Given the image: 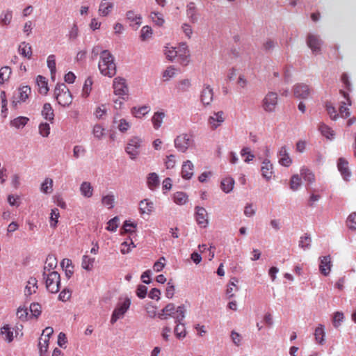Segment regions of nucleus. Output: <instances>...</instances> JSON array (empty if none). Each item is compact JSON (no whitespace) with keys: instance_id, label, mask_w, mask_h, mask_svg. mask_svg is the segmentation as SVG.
Here are the masks:
<instances>
[{"instance_id":"obj_1","label":"nucleus","mask_w":356,"mask_h":356,"mask_svg":"<svg viewBox=\"0 0 356 356\" xmlns=\"http://www.w3.org/2000/svg\"><path fill=\"white\" fill-rule=\"evenodd\" d=\"M92 58L96 59L99 55L98 67L104 76L113 77L116 74V65L113 56L108 50H103L100 45L95 46L92 49Z\"/></svg>"},{"instance_id":"obj_2","label":"nucleus","mask_w":356,"mask_h":356,"mask_svg":"<svg viewBox=\"0 0 356 356\" xmlns=\"http://www.w3.org/2000/svg\"><path fill=\"white\" fill-rule=\"evenodd\" d=\"M54 96L58 103L62 106H68L72 102V95L65 83L56 85Z\"/></svg>"},{"instance_id":"obj_3","label":"nucleus","mask_w":356,"mask_h":356,"mask_svg":"<svg viewBox=\"0 0 356 356\" xmlns=\"http://www.w3.org/2000/svg\"><path fill=\"white\" fill-rule=\"evenodd\" d=\"M43 279L45 280L47 290L51 293L58 292L60 284V274L56 271L47 273L43 271Z\"/></svg>"},{"instance_id":"obj_4","label":"nucleus","mask_w":356,"mask_h":356,"mask_svg":"<svg viewBox=\"0 0 356 356\" xmlns=\"http://www.w3.org/2000/svg\"><path fill=\"white\" fill-rule=\"evenodd\" d=\"M174 143L179 152L184 153L193 145V136L191 134H181L175 138Z\"/></svg>"},{"instance_id":"obj_5","label":"nucleus","mask_w":356,"mask_h":356,"mask_svg":"<svg viewBox=\"0 0 356 356\" xmlns=\"http://www.w3.org/2000/svg\"><path fill=\"white\" fill-rule=\"evenodd\" d=\"M131 305V300L125 298L123 301H120L113 312L111 323L114 324L118 319L122 318Z\"/></svg>"},{"instance_id":"obj_6","label":"nucleus","mask_w":356,"mask_h":356,"mask_svg":"<svg viewBox=\"0 0 356 356\" xmlns=\"http://www.w3.org/2000/svg\"><path fill=\"white\" fill-rule=\"evenodd\" d=\"M142 143V139L137 136H134L129 140L125 151L131 159H135L138 156Z\"/></svg>"},{"instance_id":"obj_7","label":"nucleus","mask_w":356,"mask_h":356,"mask_svg":"<svg viewBox=\"0 0 356 356\" xmlns=\"http://www.w3.org/2000/svg\"><path fill=\"white\" fill-rule=\"evenodd\" d=\"M113 88L115 95L124 96L128 95L129 88L126 79L122 77L118 76L113 79Z\"/></svg>"},{"instance_id":"obj_8","label":"nucleus","mask_w":356,"mask_h":356,"mask_svg":"<svg viewBox=\"0 0 356 356\" xmlns=\"http://www.w3.org/2000/svg\"><path fill=\"white\" fill-rule=\"evenodd\" d=\"M200 100L204 106L211 105L213 100V90L210 85H203L200 95Z\"/></svg>"},{"instance_id":"obj_9","label":"nucleus","mask_w":356,"mask_h":356,"mask_svg":"<svg viewBox=\"0 0 356 356\" xmlns=\"http://www.w3.org/2000/svg\"><path fill=\"white\" fill-rule=\"evenodd\" d=\"M277 104V95L273 92H269L263 99V108L266 112H272L275 110Z\"/></svg>"},{"instance_id":"obj_10","label":"nucleus","mask_w":356,"mask_h":356,"mask_svg":"<svg viewBox=\"0 0 356 356\" xmlns=\"http://www.w3.org/2000/svg\"><path fill=\"white\" fill-rule=\"evenodd\" d=\"M195 220L197 223L203 228L207 227L209 224L208 213L204 207H195Z\"/></svg>"},{"instance_id":"obj_11","label":"nucleus","mask_w":356,"mask_h":356,"mask_svg":"<svg viewBox=\"0 0 356 356\" xmlns=\"http://www.w3.org/2000/svg\"><path fill=\"white\" fill-rule=\"evenodd\" d=\"M307 43L309 47L314 54H318L321 51V40L318 36L314 35H309L307 40Z\"/></svg>"},{"instance_id":"obj_12","label":"nucleus","mask_w":356,"mask_h":356,"mask_svg":"<svg viewBox=\"0 0 356 356\" xmlns=\"http://www.w3.org/2000/svg\"><path fill=\"white\" fill-rule=\"evenodd\" d=\"M310 92L309 86L305 84H297L293 88L294 95L298 98L306 99L309 96Z\"/></svg>"},{"instance_id":"obj_13","label":"nucleus","mask_w":356,"mask_h":356,"mask_svg":"<svg viewBox=\"0 0 356 356\" xmlns=\"http://www.w3.org/2000/svg\"><path fill=\"white\" fill-rule=\"evenodd\" d=\"M223 115L224 113L222 111H218L209 117L208 122L212 129H216L224 122L225 118Z\"/></svg>"},{"instance_id":"obj_14","label":"nucleus","mask_w":356,"mask_h":356,"mask_svg":"<svg viewBox=\"0 0 356 356\" xmlns=\"http://www.w3.org/2000/svg\"><path fill=\"white\" fill-rule=\"evenodd\" d=\"M194 165L190 160L184 161L181 167V177L185 179H190L194 173Z\"/></svg>"},{"instance_id":"obj_15","label":"nucleus","mask_w":356,"mask_h":356,"mask_svg":"<svg viewBox=\"0 0 356 356\" xmlns=\"http://www.w3.org/2000/svg\"><path fill=\"white\" fill-rule=\"evenodd\" d=\"M177 57H179L181 61V64L186 65L188 62V58L189 56V50L188 46L185 43L181 44L177 48Z\"/></svg>"},{"instance_id":"obj_16","label":"nucleus","mask_w":356,"mask_h":356,"mask_svg":"<svg viewBox=\"0 0 356 356\" xmlns=\"http://www.w3.org/2000/svg\"><path fill=\"white\" fill-rule=\"evenodd\" d=\"M337 166L343 178L348 181L351 175L348 169V163L344 159L340 158L338 161Z\"/></svg>"},{"instance_id":"obj_17","label":"nucleus","mask_w":356,"mask_h":356,"mask_svg":"<svg viewBox=\"0 0 356 356\" xmlns=\"http://www.w3.org/2000/svg\"><path fill=\"white\" fill-rule=\"evenodd\" d=\"M114 4L113 2H111L109 0H102L98 10L99 15H108L111 13Z\"/></svg>"},{"instance_id":"obj_18","label":"nucleus","mask_w":356,"mask_h":356,"mask_svg":"<svg viewBox=\"0 0 356 356\" xmlns=\"http://www.w3.org/2000/svg\"><path fill=\"white\" fill-rule=\"evenodd\" d=\"M175 305L173 303H168L161 312L158 314V317L161 320H165L169 316L173 317L175 312Z\"/></svg>"},{"instance_id":"obj_19","label":"nucleus","mask_w":356,"mask_h":356,"mask_svg":"<svg viewBox=\"0 0 356 356\" xmlns=\"http://www.w3.org/2000/svg\"><path fill=\"white\" fill-rule=\"evenodd\" d=\"M262 176L266 179L267 180L270 179L272 177L273 174V164L268 159H265L262 162V165L261 168Z\"/></svg>"},{"instance_id":"obj_20","label":"nucleus","mask_w":356,"mask_h":356,"mask_svg":"<svg viewBox=\"0 0 356 356\" xmlns=\"http://www.w3.org/2000/svg\"><path fill=\"white\" fill-rule=\"evenodd\" d=\"M331 258L330 256L323 257L321 259V263L319 265L320 272L324 275H327L331 270Z\"/></svg>"},{"instance_id":"obj_21","label":"nucleus","mask_w":356,"mask_h":356,"mask_svg":"<svg viewBox=\"0 0 356 356\" xmlns=\"http://www.w3.org/2000/svg\"><path fill=\"white\" fill-rule=\"evenodd\" d=\"M279 163L284 166L289 165V155L286 146L280 148L277 154Z\"/></svg>"},{"instance_id":"obj_22","label":"nucleus","mask_w":356,"mask_h":356,"mask_svg":"<svg viewBox=\"0 0 356 356\" xmlns=\"http://www.w3.org/2000/svg\"><path fill=\"white\" fill-rule=\"evenodd\" d=\"M94 188L88 181H83L80 185V193L86 198H90L93 195Z\"/></svg>"},{"instance_id":"obj_23","label":"nucleus","mask_w":356,"mask_h":356,"mask_svg":"<svg viewBox=\"0 0 356 356\" xmlns=\"http://www.w3.org/2000/svg\"><path fill=\"white\" fill-rule=\"evenodd\" d=\"M139 209L140 213L150 214L154 210V203L147 199H145L140 202Z\"/></svg>"},{"instance_id":"obj_24","label":"nucleus","mask_w":356,"mask_h":356,"mask_svg":"<svg viewBox=\"0 0 356 356\" xmlns=\"http://www.w3.org/2000/svg\"><path fill=\"white\" fill-rule=\"evenodd\" d=\"M18 51L20 55L28 59H31L32 57V48L29 43L21 42L18 47Z\"/></svg>"},{"instance_id":"obj_25","label":"nucleus","mask_w":356,"mask_h":356,"mask_svg":"<svg viewBox=\"0 0 356 356\" xmlns=\"http://www.w3.org/2000/svg\"><path fill=\"white\" fill-rule=\"evenodd\" d=\"M238 282V280L236 277H232L229 280L226 290V295L227 296L228 298L234 297V291H236L238 290V287L236 284Z\"/></svg>"},{"instance_id":"obj_26","label":"nucleus","mask_w":356,"mask_h":356,"mask_svg":"<svg viewBox=\"0 0 356 356\" xmlns=\"http://www.w3.org/2000/svg\"><path fill=\"white\" fill-rule=\"evenodd\" d=\"M36 83L38 86V92L42 95H47L49 88L45 77L38 75L36 78Z\"/></svg>"},{"instance_id":"obj_27","label":"nucleus","mask_w":356,"mask_h":356,"mask_svg":"<svg viewBox=\"0 0 356 356\" xmlns=\"http://www.w3.org/2000/svg\"><path fill=\"white\" fill-rule=\"evenodd\" d=\"M57 259L54 254H49L46 259L44 271L47 273L51 272L57 266Z\"/></svg>"},{"instance_id":"obj_28","label":"nucleus","mask_w":356,"mask_h":356,"mask_svg":"<svg viewBox=\"0 0 356 356\" xmlns=\"http://www.w3.org/2000/svg\"><path fill=\"white\" fill-rule=\"evenodd\" d=\"M29 121V119L27 117L19 116L12 120L10 124L13 127L20 129L24 127Z\"/></svg>"},{"instance_id":"obj_29","label":"nucleus","mask_w":356,"mask_h":356,"mask_svg":"<svg viewBox=\"0 0 356 356\" xmlns=\"http://www.w3.org/2000/svg\"><path fill=\"white\" fill-rule=\"evenodd\" d=\"M147 184L149 188L154 191L159 185V176L155 172H152L148 175Z\"/></svg>"},{"instance_id":"obj_30","label":"nucleus","mask_w":356,"mask_h":356,"mask_svg":"<svg viewBox=\"0 0 356 356\" xmlns=\"http://www.w3.org/2000/svg\"><path fill=\"white\" fill-rule=\"evenodd\" d=\"M165 115L164 112L162 111H158L154 113L152 118V122L153 124V127L155 129H158L161 127L163 120L165 118Z\"/></svg>"},{"instance_id":"obj_31","label":"nucleus","mask_w":356,"mask_h":356,"mask_svg":"<svg viewBox=\"0 0 356 356\" xmlns=\"http://www.w3.org/2000/svg\"><path fill=\"white\" fill-rule=\"evenodd\" d=\"M42 115L47 120L52 122L54 120V113L51 106L49 103H46L43 106Z\"/></svg>"},{"instance_id":"obj_32","label":"nucleus","mask_w":356,"mask_h":356,"mask_svg":"<svg viewBox=\"0 0 356 356\" xmlns=\"http://www.w3.org/2000/svg\"><path fill=\"white\" fill-rule=\"evenodd\" d=\"M150 111L148 106H143L140 107H134L131 109V113L138 118H140L147 114Z\"/></svg>"},{"instance_id":"obj_33","label":"nucleus","mask_w":356,"mask_h":356,"mask_svg":"<svg viewBox=\"0 0 356 356\" xmlns=\"http://www.w3.org/2000/svg\"><path fill=\"white\" fill-rule=\"evenodd\" d=\"M37 286V280L35 277H31L28 282L27 285L25 287L24 293L26 296H31L32 293L35 292Z\"/></svg>"},{"instance_id":"obj_34","label":"nucleus","mask_w":356,"mask_h":356,"mask_svg":"<svg viewBox=\"0 0 356 356\" xmlns=\"http://www.w3.org/2000/svg\"><path fill=\"white\" fill-rule=\"evenodd\" d=\"M234 180L232 177H226L221 181V189L226 193L231 192L234 188Z\"/></svg>"},{"instance_id":"obj_35","label":"nucleus","mask_w":356,"mask_h":356,"mask_svg":"<svg viewBox=\"0 0 356 356\" xmlns=\"http://www.w3.org/2000/svg\"><path fill=\"white\" fill-rule=\"evenodd\" d=\"M318 130L321 131L323 136L328 139L333 138L334 136V131L327 124L321 123L318 126Z\"/></svg>"},{"instance_id":"obj_36","label":"nucleus","mask_w":356,"mask_h":356,"mask_svg":"<svg viewBox=\"0 0 356 356\" xmlns=\"http://www.w3.org/2000/svg\"><path fill=\"white\" fill-rule=\"evenodd\" d=\"M126 16L128 20L131 22H135V24L138 26L142 23V17L140 14L136 13L134 10H129L126 13Z\"/></svg>"},{"instance_id":"obj_37","label":"nucleus","mask_w":356,"mask_h":356,"mask_svg":"<svg viewBox=\"0 0 356 356\" xmlns=\"http://www.w3.org/2000/svg\"><path fill=\"white\" fill-rule=\"evenodd\" d=\"M186 311V310L184 305L177 307L173 316V318L175 319V323H181V322H182L185 318Z\"/></svg>"},{"instance_id":"obj_38","label":"nucleus","mask_w":356,"mask_h":356,"mask_svg":"<svg viewBox=\"0 0 356 356\" xmlns=\"http://www.w3.org/2000/svg\"><path fill=\"white\" fill-rule=\"evenodd\" d=\"M31 92V89L29 86H22L19 88L17 99H19L21 102H25L26 99H28Z\"/></svg>"},{"instance_id":"obj_39","label":"nucleus","mask_w":356,"mask_h":356,"mask_svg":"<svg viewBox=\"0 0 356 356\" xmlns=\"http://www.w3.org/2000/svg\"><path fill=\"white\" fill-rule=\"evenodd\" d=\"M95 258H92L88 255H84L82 258L81 266L83 269L90 271L93 268Z\"/></svg>"},{"instance_id":"obj_40","label":"nucleus","mask_w":356,"mask_h":356,"mask_svg":"<svg viewBox=\"0 0 356 356\" xmlns=\"http://www.w3.org/2000/svg\"><path fill=\"white\" fill-rule=\"evenodd\" d=\"M177 325L175 327V334L176 337L179 339H182L186 337V331L185 328L184 324H183L181 322V323H176Z\"/></svg>"},{"instance_id":"obj_41","label":"nucleus","mask_w":356,"mask_h":356,"mask_svg":"<svg viewBox=\"0 0 356 356\" xmlns=\"http://www.w3.org/2000/svg\"><path fill=\"white\" fill-rule=\"evenodd\" d=\"M60 217V213L57 208L51 209L50 213L49 224L51 228L55 229L57 227L58 218Z\"/></svg>"},{"instance_id":"obj_42","label":"nucleus","mask_w":356,"mask_h":356,"mask_svg":"<svg viewBox=\"0 0 356 356\" xmlns=\"http://www.w3.org/2000/svg\"><path fill=\"white\" fill-rule=\"evenodd\" d=\"M186 13L191 22L195 23L197 22L196 9L194 3L191 2L187 6Z\"/></svg>"},{"instance_id":"obj_43","label":"nucleus","mask_w":356,"mask_h":356,"mask_svg":"<svg viewBox=\"0 0 356 356\" xmlns=\"http://www.w3.org/2000/svg\"><path fill=\"white\" fill-rule=\"evenodd\" d=\"M314 335L316 341L318 343L323 344L324 342L325 331L322 325H320L316 328Z\"/></svg>"},{"instance_id":"obj_44","label":"nucleus","mask_w":356,"mask_h":356,"mask_svg":"<svg viewBox=\"0 0 356 356\" xmlns=\"http://www.w3.org/2000/svg\"><path fill=\"white\" fill-rule=\"evenodd\" d=\"M150 17L154 23L158 26H162L165 22L163 16L159 12H152Z\"/></svg>"},{"instance_id":"obj_45","label":"nucleus","mask_w":356,"mask_h":356,"mask_svg":"<svg viewBox=\"0 0 356 356\" xmlns=\"http://www.w3.org/2000/svg\"><path fill=\"white\" fill-rule=\"evenodd\" d=\"M1 334L4 337V339L8 342H11L13 340V332L10 330L8 325H6L1 329Z\"/></svg>"},{"instance_id":"obj_46","label":"nucleus","mask_w":356,"mask_h":356,"mask_svg":"<svg viewBox=\"0 0 356 356\" xmlns=\"http://www.w3.org/2000/svg\"><path fill=\"white\" fill-rule=\"evenodd\" d=\"M11 68L5 66L0 69V83H3L4 81H7L11 74Z\"/></svg>"},{"instance_id":"obj_47","label":"nucleus","mask_w":356,"mask_h":356,"mask_svg":"<svg viewBox=\"0 0 356 356\" xmlns=\"http://www.w3.org/2000/svg\"><path fill=\"white\" fill-rule=\"evenodd\" d=\"M113 123H118V129L122 133L126 132L130 128V124L125 119H120L118 122L116 118H115Z\"/></svg>"},{"instance_id":"obj_48","label":"nucleus","mask_w":356,"mask_h":356,"mask_svg":"<svg viewBox=\"0 0 356 356\" xmlns=\"http://www.w3.org/2000/svg\"><path fill=\"white\" fill-rule=\"evenodd\" d=\"M41 191L44 193H51L53 191V180L47 178L41 185Z\"/></svg>"},{"instance_id":"obj_49","label":"nucleus","mask_w":356,"mask_h":356,"mask_svg":"<svg viewBox=\"0 0 356 356\" xmlns=\"http://www.w3.org/2000/svg\"><path fill=\"white\" fill-rule=\"evenodd\" d=\"M136 245H134V242L131 239L129 240V242L128 241H124L121 243L120 245V252L123 254H126L130 252L132 248H135Z\"/></svg>"},{"instance_id":"obj_50","label":"nucleus","mask_w":356,"mask_h":356,"mask_svg":"<svg viewBox=\"0 0 356 356\" xmlns=\"http://www.w3.org/2000/svg\"><path fill=\"white\" fill-rule=\"evenodd\" d=\"M107 113V106L106 104H102L98 106L94 112L96 118L101 120L104 119Z\"/></svg>"},{"instance_id":"obj_51","label":"nucleus","mask_w":356,"mask_h":356,"mask_svg":"<svg viewBox=\"0 0 356 356\" xmlns=\"http://www.w3.org/2000/svg\"><path fill=\"white\" fill-rule=\"evenodd\" d=\"M13 13L11 10L2 13L0 16V22L2 25H8L11 22Z\"/></svg>"},{"instance_id":"obj_52","label":"nucleus","mask_w":356,"mask_h":356,"mask_svg":"<svg viewBox=\"0 0 356 356\" xmlns=\"http://www.w3.org/2000/svg\"><path fill=\"white\" fill-rule=\"evenodd\" d=\"M47 66L50 70L51 77L54 78L56 71L55 56L53 54L49 55L47 58Z\"/></svg>"},{"instance_id":"obj_53","label":"nucleus","mask_w":356,"mask_h":356,"mask_svg":"<svg viewBox=\"0 0 356 356\" xmlns=\"http://www.w3.org/2000/svg\"><path fill=\"white\" fill-rule=\"evenodd\" d=\"M152 35V29L149 26H145L142 28L140 31V40L142 41H145L150 38Z\"/></svg>"},{"instance_id":"obj_54","label":"nucleus","mask_w":356,"mask_h":356,"mask_svg":"<svg viewBox=\"0 0 356 356\" xmlns=\"http://www.w3.org/2000/svg\"><path fill=\"white\" fill-rule=\"evenodd\" d=\"M102 203L107 206L108 209H112L114 207L115 196L113 194H108L103 196L102 198Z\"/></svg>"},{"instance_id":"obj_55","label":"nucleus","mask_w":356,"mask_h":356,"mask_svg":"<svg viewBox=\"0 0 356 356\" xmlns=\"http://www.w3.org/2000/svg\"><path fill=\"white\" fill-rule=\"evenodd\" d=\"M187 200V195L183 192H177L174 195V201L177 204L183 205L186 203Z\"/></svg>"},{"instance_id":"obj_56","label":"nucleus","mask_w":356,"mask_h":356,"mask_svg":"<svg viewBox=\"0 0 356 356\" xmlns=\"http://www.w3.org/2000/svg\"><path fill=\"white\" fill-rule=\"evenodd\" d=\"M92 80L90 77H88L86 79L84 85L83 86L82 90V95L84 97H87L91 90H92Z\"/></svg>"},{"instance_id":"obj_57","label":"nucleus","mask_w":356,"mask_h":356,"mask_svg":"<svg viewBox=\"0 0 356 356\" xmlns=\"http://www.w3.org/2000/svg\"><path fill=\"white\" fill-rule=\"evenodd\" d=\"M39 134L42 137H48L50 134V125L47 122H42L39 125Z\"/></svg>"},{"instance_id":"obj_58","label":"nucleus","mask_w":356,"mask_h":356,"mask_svg":"<svg viewBox=\"0 0 356 356\" xmlns=\"http://www.w3.org/2000/svg\"><path fill=\"white\" fill-rule=\"evenodd\" d=\"M325 108L328 115H330V118L333 120H336L338 118V114L337 113L336 108L333 106L332 103L327 102L325 104Z\"/></svg>"},{"instance_id":"obj_59","label":"nucleus","mask_w":356,"mask_h":356,"mask_svg":"<svg viewBox=\"0 0 356 356\" xmlns=\"http://www.w3.org/2000/svg\"><path fill=\"white\" fill-rule=\"evenodd\" d=\"M300 175L309 183H313L315 180L314 175L308 169H302Z\"/></svg>"},{"instance_id":"obj_60","label":"nucleus","mask_w":356,"mask_h":356,"mask_svg":"<svg viewBox=\"0 0 356 356\" xmlns=\"http://www.w3.org/2000/svg\"><path fill=\"white\" fill-rule=\"evenodd\" d=\"M241 156L245 158L244 161L246 163L252 161V159L254 157V154L251 152V150L249 147L243 148L241 152Z\"/></svg>"},{"instance_id":"obj_61","label":"nucleus","mask_w":356,"mask_h":356,"mask_svg":"<svg viewBox=\"0 0 356 356\" xmlns=\"http://www.w3.org/2000/svg\"><path fill=\"white\" fill-rule=\"evenodd\" d=\"M119 218L115 216L108 222L106 229L110 232H115L118 227Z\"/></svg>"},{"instance_id":"obj_62","label":"nucleus","mask_w":356,"mask_h":356,"mask_svg":"<svg viewBox=\"0 0 356 356\" xmlns=\"http://www.w3.org/2000/svg\"><path fill=\"white\" fill-rule=\"evenodd\" d=\"M17 316L22 321H25L28 319V309L25 307H19L17 310Z\"/></svg>"},{"instance_id":"obj_63","label":"nucleus","mask_w":356,"mask_h":356,"mask_svg":"<svg viewBox=\"0 0 356 356\" xmlns=\"http://www.w3.org/2000/svg\"><path fill=\"white\" fill-rule=\"evenodd\" d=\"M30 312L35 318H38L41 314V306L38 303H32L30 305Z\"/></svg>"},{"instance_id":"obj_64","label":"nucleus","mask_w":356,"mask_h":356,"mask_svg":"<svg viewBox=\"0 0 356 356\" xmlns=\"http://www.w3.org/2000/svg\"><path fill=\"white\" fill-rule=\"evenodd\" d=\"M346 223L349 229H356V213H352L349 215Z\"/></svg>"}]
</instances>
